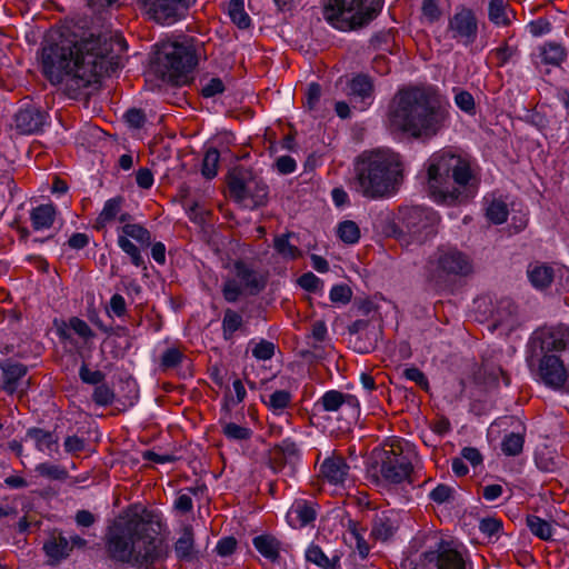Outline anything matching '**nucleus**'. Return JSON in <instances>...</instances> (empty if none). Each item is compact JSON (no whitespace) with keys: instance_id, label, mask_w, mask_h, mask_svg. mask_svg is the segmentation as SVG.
Listing matches in <instances>:
<instances>
[{"instance_id":"nucleus-1","label":"nucleus","mask_w":569,"mask_h":569,"mask_svg":"<svg viewBox=\"0 0 569 569\" xmlns=\"http://www.w3.org/2000/svg\"><path fill=\"white\" fill-rule=\"evenodd\" d=\"M124 48L121 39L90 36L80 42L63 39L44 42L39 52L43 76L70 99L88 97L98 89L103 74L116 71L120 58L113 54V46Z\"/></svg>"},{"instance_id":"nucleus-2","label":"nucleus","mask_w":569,"mask_h":569,"mask_svg":"<svg viewBox=\"0 0 569 569\" xmlns=\"http://www.w3.org/2000/svg\"><path fill=\"white\" fill-rule=\"evenodd\" d=\"M447 107L431 89L411 87L399 90L388 111V128L393 133L429 141L446 126Z\"/></svg>"},{"instance_id":"nucleus-3","label":"nucleus","mask_w":569,"mask_h":569,"mask_svg":"<svg viewBox=\"0 0 569 569\" xmlns=\"http://www.w3.org/2000/svg\"><path fill=\"white\" fill-rule=\"evenodd\" d=\"M427 174L430 197L439 203L463 202L477 193L480 183L469 160L450 151L433 153Z\"/></svg>"},{"instance_id":"nucleus-4","label":"nucleus","mask_w":569,"mask_h":569,"mask_svg":"<svg viewBox=\"0 0 569 569\" xmlns=\"http://www.w3.org/2000/svg\"><path fill=\"white\" fill-rule=\"evenodd\" d=\"M402 180V162L390 149L362 152L355 162L352 189L371 200L392 196Z\"/></svg>"},{"instance_id":"nucleus-5","label":"nucleus","mask_w":569,"mask_h":569,"mask_svg":"<svg viewBox=\"0 0 569 569\" xmlns=\"http://www.w3.org/2000/svg\"><path fill=\"white\" fill-rule=\"evenodd\" d=\"M108 551L112 559L133 566H149L167 556L162 541L152 536L148 523L133 515L110 531Z\"/></svg>"},{"instance_id":"nucleus-6","label":"nucleus","mask_w":569,"mask_h":569,"mask_svg":"<svg viewBox=\"0 0 569 569\" xmlns=\"http://www.w3.org/2000/svg\"><path fill=\"white\" fill-rule=\"evenodd\" d=\"M382 8V0H328L323 18L341 31L362 28L373 20Z\"/></svg>"},{"instance_id":"nucleus-7","label":"nucleus","mask_w":569,"mask_h":569,"mask_svg":"<svg viewBox=\"0 0 569 569\" xmlns=\"http://www.w3.org/2000/svg\"><path fill=\"white\" fill-rule=\"evenodd\" d=\"M197 64L194 51L177 42L162 43L156 53L154 72L163 81L180 84Z\"/></svg>"},{"instance_id":"nucleus-8","label":"nucleus","mask_w":569,"mask_h":569,"mask_svg":"<svg viewBox=\"0 0 569 569\" xmlns=\"http://www.w3.org/2000/svg\"><path fill=\"white\" fill-rule=\"evenodd\" d=\"M470 258L452 247H439L428 259L427 276L430 281L441 283L448 277H467L472 273Z\"/></svg>"},{"instance_id":"nucleus-9","label":"nucleus","mask_w":569,"mask_h":569,"mask_svg":"<svg viewBox=\"0 0 569 569\" xmlns=\"http://www.w3.org/2000/svg\"><path fill=\"white\" fill-rule=\"evenodd\" d=\"M229 194L233 201L244 207H258L264 203L268 186L251 169L236 167L227 176Z\"/></svg>"},{"instance_id":"nucleus-10","label":"nucleus","mask_w":569,"mask_h":569,"mask_svg":"<svg viewBox=\"0 0 569 569\" xmlns=\"http://www.w3.org/2000/svg\"><path fill=\"white\" fill-rule=\"evenodd\" d=\"M436 222L437 217L432 210L420 207L405 208L399 216L398 237L422 243L436 232Z\"/></svg>"},{"instance_id":"nucleus-11","label":"nucleus","mask_w":569,"mask_h":569,"mask_svg":"<svg viewBox=\"0 0 569 569\" xmlns=\"http://www.w3.org/2000/svg\"><path fill=\"white\" fill-rule=\"evenodd\" d=\"M149 17L161 24L181 19L194 0H137Z\"/></svg>"},{"instance_id":"nucleus-12","label":"nucleus","mask_w":569,"mask_h":569,"mask_svg":"<svg viewBox=\"0 0 569 569\" xmlns=\"http://www.w3.org/2000/svg\"><path fill=\"white\" fill-rule=\"evenodd\" d=\"M412 465L410 459L395 450L385 451L380 463V473L385 481L389 483H401L403 481L412 482Z\"/></svg>"},{"instance_id":"nucleus-13","label":"nucleus","mask_w":569,"mask_h":569,"mask_svg":"<svg viewBox=\"0 0 569 569\" xmlns=\"http://www.w3.org/2000/svg\"><path fill=\"white\" fill-rule=\"evenodd\" d=\"M28 367L23 363L10 359L0 362V391L8 395L16 392L23 393L30 386V380L26 379Z\"/></svg>"},{"instance_id":"nucleus-14","label":"nucleus","mask_w":569,"mask_h":569,"mask_svg":"<svg viewBox=\"0 0 569 569\" xmlns=\"http://www.w3.org/2000/svg\"><path fill=\"white\" fill-rule=\"evenodd\" d=\"M421 569H473L472 562L453 549L430 551L423 555Z\"/></svg>"},{"instance_id":"nucleus-15","label":"nucleus","mask_w":569,"mask_h":569,"mask_svg":"<svg viewBox=\"0 0 569 569\" xmlns=\"http://www.w3.org/2000/svg\"><path fill=\"white\" fill-rule=\"evenodd\" d=\"M477 20L472 10L460 8L449 20V31L452 38L465 44H470L477 37Z\"/></svg>"},{"instance_id":"nucleus-16","label":"nucleus","mask_w":569,"mask_h":569,"mask_svg":"<svg viewBox=\"0 0 569 569\" xmlns=\"http://www.w3.org/2000/svg\"><path fill=\"white\" fill-rule=\"evenodd\" d=\"M373 92L371 79L366 74H357L347 83V94L350 97L355 109L365 110L369 104Z\"/></svg>"},{"instance_id":"nucleus-17","label":"nucleus","mask_w":569,"mask_h":569,"mask_svg":"<svg viewBox=\"0 0 569 569\" xmlns=\"http://www.w3.org/2000/svg\"><path fill=\"white\" fill-rule=\"evenodd\" d=\"M492 320L496 328L513 330L519 325L518 306L509 298L500 299L492 311Z\"/></svg>"},{"instance_id":"nucleus-18","label":"nucleus","mask_w":569,"mask_h":569,"mask_svg":"<svg viewBox=\"0 0 569 569\" xmlns=\"http://www.w3.org/2000/svg\"><path fill=\"white\" fill-rule=\"evenodd\" d=\"M400 525L399 513L395 510L382 511L372 520L371 537L379 541H387L393 537Z\"/></svg>"},{"instance_id":"nucleus-19","label":"nucleus","mask_w":569,"mask_h":569,"mask_svg":"<svg viewBox=\"0 0 569 569\" xmlns=\"http://www.w3.org/2000/svg\"><path fill=\"white\" fill-rule=\"evenodd\" d=\"M47 114L37 107L20 109L14 118L16 128L22 134L39 132L46 123Z\"/></svg>"},{"instance_id":"nucleus-20","label":"nucleus","mask_w":569,"mask_h":569,"mask_svg":"<svg viewBox=\"0 0 569 569\" xmlns=\"http://www.w3.org/2000/svg\"><path fill=\"white\" fill-rule=\"evenodd\" d=\"M173 550L177 559L182 562H192L198 558L194 533L191 526H183L180 529L173 545Z\"/></svg>"},{"instance_id":"nucleus-21","label":"nucleus","mask_w":569,"mask_h":569,"mask_svg":"<svg viewBox=\"0 0 569 569\" xmlns=\"http://www.w3.org/2000/svg\"><path fill=\"white\" fill-rule=\"evenodd\" d=\"M234 273L250 295H258L266 287L264 277L242 261L234 262Z\"/></svg>"},{"instance_id":"nucleus-22","label":"nucleus","mask_w":569,"mask_h":569,"mask_svg":"<svg viewBox=\"0 0 569 569\" xmlns=\"http://www.w3.org/2000/svg\"><path fill=\"white\" fill-rule=\"evenodd\" d=\"M122 197H114L106 201L102 211L97 218L96 227L98 229L104 228L108 223L118 219L120 222L124 223L131 219V216L128 212L122 211L123 204Z\"/></svg>"},{"instance_id":"nucleus-23","label":"nucleus","mask_w":569,"mask_h":569,"mask_svg":"<svg viewBox=\"0 0 569 569\" xmlns=\"http://www.w3.org/2000/svg\"><path fill=\"white\" fill-rule=\"evenodd\" d=\"M348 406L353 410L359 407L358 400L350 395H345L338 390H329L317 401L316 407L323 411L335 412L340 408Z\"/></svg>"},{"instance_id":"nucleus-24","label":"nucleus","mask_w":569,"mask_h":569,"mask_svg":"<svg viewBox=\"0 0 569 569\" xmlns=\"http://www.w3.org/2000/svg\"><path fill=\"white\" fill-rule=\"evenodd\" d=\"M320 472L328 482L341 485L347 479L349 466L342 457L332 456L325 459L320 467Z\"/></svg>"},{"instance_id":"nucleus-25","label":"nucleus","mask_w":569,"mask_h":569,"mask_svg":"<svg viewBox=\"0 0 569 569\" xmlns=\"http://www.w3.org/2000/svg\"><path fill=\"white\" fill-rule=\"evenodd\" d=\"M288 522L293 528H302L316 519L313 503L306 500H296L287 513Z\"/></svg>"},{"instance_id":"nucleus-26","label":"nucleus","mask_w":569,"mask_h":569,"mask_svg":"<svg viewBox=\"0 0 569 569\" xmlns=\"http://www.w3.org/2000/svg\"><path fill=\"white\" fill-rule=\"evenodd\" d=\"M43 550L47 557L50 559V562L53 563L69 557L72 547H70L69 539H67L61 533H53L43 543Z\"/></svg>"},{"instance_id":"nucleus-27","label":"nucleus","mask_w":569,"mask_h":569,"mask_svg":"<svg viewBox=\"0 0 569 569\" xmlns=\"http://www.w3.org/2000/svg\"><path fill=\"white\" fill-rule=\"evenodd\" d=\"M26 437L34 441L38 450L44 451L49 456L59 451V439L50 431L40 428H30L27 430Z\"/></svg>"},{"instance_id":"nucleus-28","label":"nucleus","mask_w":569,"mask_h":569,"mask_svg":"<svg viewBox=\"0 0 569 569\" xmlns=\"http://www.w3.org/2000/svg\"><path fill=\"white\" fill-rule=\"evenodd\" d=\"M527 274L530 283L537 289H546L555 278L553 269L545 263L529 264Z\"/></svg>"},{"instance_id":"nucleus-29","label":"nucleus","mask_w":569,"mask_h":569,"mask_svg":"<svg viewBox=\"0 0 569 569\" xmlns=\"http://www.w3.org/2000/svg\"><path fill=\"white\" fill-rule=\"evenodd\" d=\"M254 548L267 559L276 562L279 559L280 541L270 535L253 538Z\"/></svg>"},{"instance_id":"nucleus-30","label":"nucleus","mask_w":569,"mask_h":569,"mask_svg":"<svg viewBox=\"0 0 569 569\" xmlns=\"http://www.w3.org/2000/svg\"><path fill=\"white\" fill-rule=\"evenodd\" d=\"M56 209L52 204H41L32 209L30 219L34 230L48 229L53 224Z\"/></svg>"},{"instance_id":"nucleus-31","label":"nucleus","mask_w":569,"mask_h":569,"mask_svg":"<svg viewBox=\"0 0 569 569\" xmlns=\"http://www.w3.org/2000/svg\"><path fill=\"white\" fill-rule=\"evenodd\" d=\"M509 14L513 11L508 7L506 0H490L488 7L489 20L496 26H508L511 22Z\"/></svg>"},{"instance_id":"nucleus-32","label":"nucleus","mask_w":569,"mask_h":569,"mask_svg":"<svg viewBox=\"0 0 569 569\" xmlns=\"http://www.w3.org/2000/svg\"><path fill=\"white\" fill-rule=\"evenodd\" d=\"M118 236H124L127 239L132 238L143 247L151 244L152 238L148 229L139 223L124 222L122 227L118 228Z\"/></svg>"},{"instance_id":"nucleus-33","label":"nucleus","mask_w":569,"mask_h":569,"mask_svg":"<svg viewBox=\"0 0 569 569\" xmlns=\"http://www.w3.org/2000/svg\"><path fill=\"white\" fill-rule=\"evenodd\" d=\"M526 523L531 533L541 540H550L552 538L553 528L551 522L538 516L529 515L526 518Z\"/></svg>"},{"instance_id":"nucleus-34","label":"nucleus","mask_w":569,"mask_h":569,"mask_svg":"<svg viewBox=\"0 0 569 569\" xmlns=\"http://www.w3.org/2000/svg\"><path fill=\"white\" fill-rule=\"evenodd\" d=\"M228 14L231 21L240 29H247L250 27L251 19L244 10L243 0H230L228 3Z\"/></svg>"},{"instance_id":"nucleus-35","label":"nucleus","mask_w":569,"mask_h":569,"mask_svg":"<svg viewBox=\"0 0 569 569\" xmlns=\"http://www.w3.org/2000/svg\"><path fill=\"white\" fill-rule=\"evenodd\" d=\"M243 325L242 317L232 309H227L222 319V335L226 340H230L233 333Z\"/></svg>"},{"instance_id":"nucleus-36","label":"nucleus","mask_w":569,"mask_h":569,"mask_svg":"<svg viewBox=\"0 0 569 569\" xmlns=\"http://www.w3.org/2000/svg\"><path fill=\"white\" fill-rule=\"evenodd\" d=\"M292 233H284L277 236L273 240L276 251L287 259H295L300 254L299 249L289 242Z\"/></svg>"},{"instance_id":"nucleus-37","label":"nucleus","mask_w":569,"mask_h":569,"mask_svg":"<svg viewBox=\"0 0 569 569\" xmlns=\"http://www.w3.org/2000/svg\"><path fill=\"white\" fill-rule=\"evenodd\" d=\"M222 432L230 440H248L252 436V430L248 427L234 422L221 421Z\"/></svg>"},{"instance_id":"nucleus-38","label":"nucleus","mask_w":569,"mask_h":569,"mask_svg":"<svg viewBox=\"0 0 569 569\" xmlns=\"http://www.w3.org/2000/svg\"><path fill=\"white\" fill-rule=\"evenodd\" d=\"M541 57L545 63L559 66L566 58V51L560 44L550 42L542 48Z\"/></svg>"},{"instance_id":"nucleus-39","label":"nucleus","mask_w":569,"mask_h":569,"mask_svg":"<svg viewBox=\"0 0 569 569\" xmlns=\"http://www.w3.org/2000/svg\"><path fill=\"white\" fill-rule=\"evenodd\" d=\"M523 442L525 440L521 433L511 432L505 436L501 450L507 456H518L522 451Z\"/></svg>"},{"instance_id":"nucleus-40","label":"nucleus","mask_w":569,"mask_h":569,"mask_svg":"<svg viewBox=\"0 0 569 569\" xmlns=\"http://www.w3.org/2000/svg\"><path fill=\"white\" fill-rule=\"evenodd\" d=\"M487 218L495 224L503 223L508 218L507 204L501 200H493L487 208Z\"/></svg>"},{"instance_id":"nucleus-41","label":"nucleus","mask_w":569,"mask_h":569,"mask_svg":"<svg viewBox=\"0 0 569 569\" xmlns=\"http://www.w3.org/2000/svg\"><path fill=\"white\" fill-rule=\"evenodd\" d=\"M219 159H220V153L216 148H210L206 152L203 161H202V170L201 171H202V174L207 179H212L217 176Z\"/></svg>"},{"instance_id":"nucleus-42","label":"nucleus","mask_w":569,"mask_h":569,"mask_svg":"<svg viewBox=\"0 0 569 569\" xmlns=\"http://www.w3.org/2000/svg\"><path fill=\"white\" fill-rule=\"evenodd\" d=\"M348 533L350 541L355 542V549L359 553L360 558L366 559L369 555L370 546L363 538V536L360 533L355 522H350Z\"/></svg>"},{"instance_id":"nucleus-43","label":"nucleus","mask_w":569,"mask_h":569,"mask_svg":"<svg viewBox=\"0 0 569 569\" xmlns=\"http://www.w3.org/2000/svg\"><path fill=\"white\" fill-rule=\"evenodd\" d=\"M338 234L346 243H356L360 238V230L356 222L346 220L338 227Z\"/></svg>"},{"instance_id":"nucleus-44","label":"nucleus","mask_w":569,"mask_h":569,"mask_svg":"<svg viewBox=\"0 0 569 569\" xmlns=\"http://www.w3.org/2000/svg\"><path fill=\"white\" fill-rule=\"evenodd\" d=\"M36 471L39 476L46 477L51 480H64L68 477L66 469L58 465L48 462L40 463L36 467Z\"/></svg>"},{"instance_id":"nucleus-45","label":"nucleus","mask_w":569,"mask_h":569,"mask_svg":"<svg viewBox=\"0 0 569 569\" xmlns=\"http://www.w3.org/2000/svg\"><path fill=\"white\" fill-rule=\"evenodd\" d=\"M306 559L316 566L328 569L333 566V562L325 555L322 549L317 545H311L306 551Z\"/></svg>"},{"instance_id":"nucleus-46","label":"nucleus","mask_w":569,"mask_h":569,"mask_svg":"<svg viewBox=\"0 0 569 569\" xmlns=\"http://www.w3.org/2000/svg\"><path fill=\"white\" fill-rule=\"evenodd\" d=\"M118 246L121 248L123 252H126L130 257L131 262L136 267H141L144 264V260L138 247L134 243H132L129 239H127L124 236H118Z\"/></svg>"},{"instance_id":"nucleus-47","label":"nucleus","mask_w":569,"mask_h":569,"mask_svg":"<svg viewBox=\"0 0 569 569\" xmlns=\"http://www.w3.org/2000/svg\"><path fill=\"white\" fill-rule=\"evenodd\" d=\"M456 489L453 487H450L448 485L439 483L430 493L429 498L438 503H447L451 502L453 500Z\"/></svg>"},{"instance_id":"nucleus-48","label":"nucleus","mask_w":569,"mask_h":569,"mask_svg":"<svg viewBox=\"0 0 569 569\" xmlns=\"http://www.w3.org/2000/svg\"><path fill=\"white\" fill-rule=\"evenodd\" d=\"M92 399L98 406H109L114 400V392L108 385L102 382L96 386Z\"/></svg>"},{"instance_id":"nucleus-49","label":"nucleus","mask_w":569,"mask_h":569,"mask_svg":"<svg viewBox=\"0 0 569 569\" xmlns=\"http://www.w3.org/2000/svg\"><path fill=\"white\" fill-rule=\"evenodd\" d=\"M291 395L286 390H277L269 396V400L266 401L268 407L274 412L283 410L290 402Z\"/></svg>"},{"instance_id":"nucleus-50","label":"nucleus","mask_w":569,"mask_h":569,"mask_svg":"<svg viewBox=\"0 0 569 569\" xmlns=\"http://www.w3.org/2000/svg\"><path fill=\"white\" fill-rule=\"evenodd\" d=\"M299 449L297 443L291 439H283L281 442L277 443L273 448L274 456H282L284 459L292 460L298 456Z\"/></svg>"},{"instance_id":"nucleus-51","label":"nucleus","mask_w":569,"mask_h":569,"mask_svg":"<svg viewBox=\"0 0 569 569\" xmlns=\"http://www.w3.org/2000/svg\"><path fill=\"white\" fill-rule=\"evenodd\" d=\"M182 359H183V355L179 349L169 348L162 353L161 360H160V366L164 370L176 368L177 366H179L181 363Z\"/></svg>"},{"instance_id":"nucleus-52","label":"nucleus","mask_w":569,"mask_h":569,"mask_svg":"<svg viewBox=\"0 0 569 569\" xmlns=\"http://www.w3.org/2000/svg\"><path fill=\"white\" fill-rule=\"evenodd\" d=\"M79 377L84 383L98 386L104 381L106 375L100 370H90L87 365H82Z\"/></svg>"},{"instance_id":"nucleus-53","label":"nucleus","mask_w":569,"mask_h":569,"mask_svg":"<svg viewBox=\"0 0 569 569\" xmlns=\"http://www.w3.org/2000/svg\"><path fill=\"white\" fill-rule=\"evenodd\" d=\"M242 293V288L236 279H227L222 287L223 298L228 302H236Z\"/></svg>"},{"instance_id":"nucleus-54","label":"nucleus","mask_w":569,"mask_h":569,"mask_svg":"<svg viewBox=\"0 0 569 569\" xmlns=\"http://www.w3.org/2000/svg\"><path fill=\"white\" fill-rule=\"evenodd\" d=\"M226 87L220 78H211L202 84L201 94L204 98H212L224 91Z\"/></svg>"},{"instance_id":"nucleus-55","label":"nucleus","mask_w":569,"mask_h":569,"mask_svg":"<svg viewBox=\"0 0 569 569\" xmlns=\"http://www.w3.org/2000/svg\"><path fill=\"white\" fill-rule=\"evenodd\" d=\"M352 291L347 284L333 286L330 290V300L335 303H348L351 299Z\"/></svg>"},{"instance_id":"nucleus-56","label":"nucleus","mask_w":569,"mask_h":569,"mask_svg":"<svg viewBox=\"0 0 569 569\" xmlns=\"http://www.w3.org/2000/svg\"><path fill=\"white\" fill-rule=\"evenodd\" d=\"M306 102L305 106L309 110H315L321 98V87L319 83L312 82L308 86L305 93Z\"/></svg>"},{"instance_id":"nucleus-57","label":"nucleus","mask_w":569,"mask_h":569,"mask_svg":"<svg viewBox=\"0 0 569 569\" xmlns=\"http://www.w3.org/2000/svg\"><path fill=\"white\" fill-rule=\"evenodd\" d=\"M252 355L258 360H269L274 355V345L270 341L261 340L253 347Z\"/></svg>"},{"instance_id":"nucleus-58","label":"nucleus","mask_w":569,"mask_h":569,"mask_svg":"<svg viewBox=\"0 0 569 569\" xmlns=\"http://www.w3.org/2000/svg\"><path fill=\"white\" fill-rule=\"evenodd\" d=\"M456 104L467 113L475 112V99L468 91L461 90L455 96Z\"/></svg>"},{"instance_id":"nucleus-59","label":"nucleus","mask_w":569,"mask_h":569,"mask_svg":"<svg viewBox=\"0 0 569 569\" xmlns=\"http://www.w3.org/2000/svg\"><path fill=\"white\" fill-rule=\"evenodd\" d=\"M298 283L302 289L310 291V292H316L319 289H321V287H322L321 280L312 272L303 273L298 279Z\"/></svg>"},{"instance_id":"nucleus-60","label":"nucleus","mask_w":569,"mask_h":569,"mask_svg":"<svg viewBox=\"0 0 569 569\" xmlns=\"http://www.w3.org/2000/svg\"><path fill=\"white\" fill-rule=\"evenodd\" d=\"M403 377L410 381L416 382L419 387L428 389L429 382L426 375L418 368H406L402 372Z\"/></svg>"},{"instance_id":"nucleus-61","label":"nucleus","mask_w":569,"mask_h":569,"mask_svg":"<svg viewBox=\"0 0 569 569\" xmlns=\"http://www.w3.org/2000/svg\"><path fill=\"white\" fill-rule=\"evenodd\" d=\"M69 326L81 338L89 339L93 337V332L88 323L79 318H71Z\"/></svg>"},{"instance_id":"nucleus-62","label":"nucleus","mask_w":569,"mask_h":569,"mask_svg":"<svg viewBox=\"0 0 569 569\" xmlns=\"http://www.w3.org/2000/svg\"><path fill=\"white\" fill-rule=\"evenodd\" d=\"M502 528V522L496 518H485L480 521L479 529L488 536L497 535Z\"/></svg>"},{"instance_id":"nucleus-63","label":"nucleus","mask_w":569,"mask_h":569,"mask_svg":"<svg viewBox=\"0 0 569 569\" xmlns=\"http://www.w3.org/2000/svg\"><path fill=\"white\" fill-rule=\"evenodd\" d=\"M423 16L430 21L435 22L439 20L441 11L438 7L437 0H425L422 3Z\"/></svg>"},{"instance_id":"nucleus-64","label":"nucleus","mask_w":569,"mask_h":569,"mask_svg":"<svg viewBox=\"0 0 569 569\" xmlns=\"http://www.w3.org/2000/svg\"><path fill=\"white\" fill-rule=\"evenodd\" d=\"M124 118L130 127L139 129L146 121L144 113L139 109H130L126 112Z\"/></svg>"}]
</instances>
